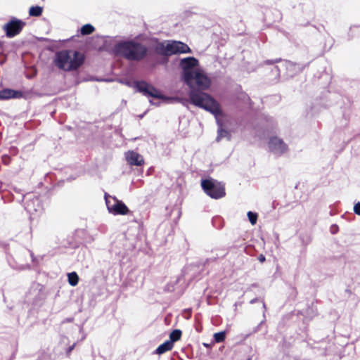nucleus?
<instances>
[{"instance_id": "obj_2", "label": "nucleus", "mask_w": 360, "mask_h": 360, "mask_svg": "<svg viewBox=\"0 0 360 360\" xmlns=\"http://www.w3.org/2000/svg\"><path fill=\"white\" fill-rule=\"evenodd\" d=\"M179 67L182 70L184 82L190 89L198 87L202 90L209 89L211 79L204 70L200 68L198 60L194 57H186L181 59Z\"/></svg>"}, {"instance_id": "obj_5", "label": "nucleus", "mask_w": 360, "mask_h": 360, "mask_svg": "<svg viewBox=\"0 0 360 360\" xmlns=\"http://www.w3.org/2000/svg\"><path fill=\"white\" fill-rule=\"evenodd\" d=\"M201 186L205 193L212 198L219 199L226 194L224 184L213 179L202 180Z\"/></svg>"}, {"instance_id": "obj_21", "label": "nucleus", "mask_w": 360, "mask_h": 360, "mask_svg": "<svg viewBox=\"0 0 360 360\" xmlns=\"http://www.w3.org/2000/svg\"><path fill=\"white\" fill-rule=\"evenodd\" d=\"M354 212L357 215H360V202H359L354 205Z\"/></svg>"}, {"instance_id": "obj_15", "label": "nucleus", "mask_w": 360, "mask_h": 360, "mask_svg": "<svg viewBox=\"0 0 360 360\" xmlns=\"http://www.w3.org/2000/svg\"><path fill=\"white\" fill-rule=\"evenodd\" d=\"M43 8L41 6H32L30 8L29 14L31 16L38 17L40 16L42 13Z\"/></svg>"}, {"instance_id": "obj_24", "label": "nucleus", "mask_w": 360, "mask_h": 360, "mask_svg": "<svg viewBox=\"0 0 360 360\" xmlns=\"http://www.w3.org/2000/svg\"><path fill=\"white\" fill-rule=\"evenodd\" d=\"M256 301H257V299H253V300H252L250 301V303H251V304H253V303L256 302Z\"/></svg>"}, {"instance_id": "obj_12", "label": "nucleus", "mask_w": 360, "mask_h": 360, "mask_svg": "<svg viewBox=\"0 0 360 360\" xmlns=\"http://www.w3.org/2000/svg\"><path fill=\"white\" fill-rule=\"evenodd\" d=\"M22 93L20 91H15L13 89H4L0 91V99H9L13 98L22 97Z\"/></svg>"}, {"instance_id": "obj_14", "label": "nucleus", "mask_w": 360, "mask_h": 360, "mask_svg": "<svg viewBox=\"0 0 360 360\" xmlns=\"http://www.w3.org/2000/svg\"><path fill=\"white\" fill-rule=\"evenodd\" d=\"M68 283L71 286H76L79 282V276L75 272L68 274Z\"/></svg>"}, {"instance_id": "obj_17", "label": "nucleus", "mask_w": 360, "mask_h": 360, "mask_svg": "<svg viewBox=\"0 0 360 360\" xmlns=\"http://www.w3.org/2000/svg\"><path fill=\"white\" fill-rule=\"evenodd\" d=\"M285 66L286 67L287 70L290 72H292V73H289V75L292 76L294 73V72H297V70H300V68L299 66H297L296 64L292 63V62H285Z\"/></svg>"}, {"instance_id": "obj_8", "label": "nucleus", "mask_w": 360, "mask_h": 360, "mask_svg": "<svg viewBox=\"0 0 360 360\" xmlns=\"http://www.w3.org/2000/svg\"><path fill=\"white\" fill-rule=\"evenodd\" d=\"M163 53L165 55L188 53L191 50L187 44L179 41H168L161 44Z\"/></svg>"}, {"instance_id": "obj_20", "label": "nucleus", "mask_w": 360, "mask_h": 360, "mask_svg": "<svg viewBox=\"0 0 360 360\" xmlns=\"http://www.w3.org/2000/svg\"><path fill=\"white\" fill-rule=\"evenodd\" d=\"M247 215L251 224L255 225L257 223V214L250 211L248 212Z\"/></svg>"}, {"instance_id": "obj_11", "label": "nucleus", "mask_w": 360, "mask_h": 360, "mask_svg": "<svg viewBox=\"0 0 360 360\" xmlns=\"http://www.w3.org/2000/svg\"><path fill=\"white\" fill-rule=\"evenodd\" d=\"M127 163L131 166H141L144 159L141 155L134 150H128L124 153Z\"/></svg>"}, {"instance_id": "obj_22", "label": "nucleus", "mask_w": 360, "mask_h": 360, "mask_svg": "<svg viewBox=\"0 0 360 360\" xmlns=\"http://www.w3.org/2000/svg\"><path fill=\"white\" fill-rule=\"evenodd\" d=\"M259 260L261 262H264L265 261V257L264 255H259Z\"/></svg>"}, {"instance_id": "obj_23", "label": "nucleus", "mask_w": 360, "mask_h": 360, "mask_svg": "<svg viewBox=\"0 0 360 360\" xmlns=\"http://www.w3.org/2000/svg\"><path fill=\"white\" fill-rule=\"evenodd\" d=\"M202 345L204 347H207V348L211 347V345H210L208 343L203 342Z\"/></svg>"}, {"instance_id": "obj_18", "label": "nucleus", "mask_w": 360, "mask_h": 360, "mask_svg": "<svg viewBox=\"0 0 360 360\" xmlns=\"http://www.w3.org/2000/svg\"><path fill=\"white\" fill-rule=\"evenodd\" d=\"M181 331L178 329L174 330L170 333V335H169L170 340L169 341H172V343L174 344V342L179 340L181 338Z\"/></svg>"}, {"instance_id": "obj_3", "label": "nucleus", "mask_w": 360, "mask_h": 360, "mask_svg": "<svg viewBox=\"0 0 360 360\" xmlns=\"http://www.w3.org/2000/svg\"><path fill=\"white\" fill-rule=\"evenodd\" d=\"M84 55L75 51H62L56 53V65L65 71L77 70L84 63Z\"/></svg>"}, {"instance_id": "obj_25", "label": "nucleus", "mask_w": 360, "mask_h": 360, "mask_svg": "<svg viewBox=\"0 0 360 360\" xmlns=\"http://www.w3.org/2000/svg\"><path fill=\"white\" fill-rule=\"evenodd\" d=\"M124 84H126L128 86H130V82H126Z\"/></svg>"}, {"instance_id": "obj_9", "label": "nucleus", "mask_w": 360, "mask_h": 360, "mask_svg": "<svg viewBox=\"0 0 360 360\" xmlns=\"http://www.w3.org/2000/svg\"><path fill=\"white\" fill-rule=\"evenodd\" d=\"M134 86L139 92L143 94L146 96L160 98L165 101L171 99L162 96L159 90L156 89L154 86H153L150 84H148L145 82L141 81L134 82Z\"/></svg>"}, {"instance_id": "obj_4", "label": "nucleus", "mask_w": 360, "mask_h": 360, "mask_svg": "<svg viewBox=\"0 0 360 360\" xmlns=\"http://www.w3.org/2000/svg\"><path fill=\"white\" fill-rule=\"evenodd\" d=\"M113 51L116 55L122 56L129 60H140L146 55V49L139 43L129 41L116 44Z\"/></svg>"}, {"instance_id": "obj_1", "label": "nucleus", "mask_w": 360, "mask_h": 360, "mask_svg": "<svg viewBox=\"0 0 360 360\" xmlns=\"http://www.w3.org/2000/svg\"><path fill=\"white\" fill-rule=\"evenodd\" d=\"M189 97L191 103L199 108L210 112L215 117L218 125L217 141L223 139H231L230 131L226 129L224 123V115L219 103L209 94L194 89L191 90Z\"/></svg>"}, {"instance_id": "obj_7", "label": "nucleus", "mask_w": 360, "mask_h": 360, "mask_svg": "<svg viewBox=\"0 0 360 360\" xmlns=\"http://www.w3.org/2000/svg\"><path fill=\"white\" fill-rule=\"evenodd\" d=\"M269 152L275 157H281L288 152V144L280 137L271 136L267 142Z\"/></svg>"}, {"instance_id": "obj_16", "label": "nucleus", "mask_w": 360, "mask_h": 360, "mask_svg": "<svg viewBox=\"0 0 360 360\" xmlns=\"http://www.w3.org/2000/svg\"><path fill=\"white\" fill-rule=\"evenodd\" d=\"M95 30L93 25L91 24H86L81 27V34L82 35H88L94 32Z\"/></svg>"}, {"instance_id": "obj_19", "label": "nucleus", "mask_w": 360, "mask_h": 360, "mask_svg": "<svg viewBox=\"0 0 360 360\" xmlns=\"http://www.w3.org/2000/svg\"><path fill=\"white\" fill-rule=\"evenodd\" d=\"M226 333L224 331L216 333L214 334V341L217 343L221 342L225 340Z\"/></svg>"}, {"instance_id": "obj_27", "label": "nucleus", "mask_w": 360, "mask_h": 360, "mask_svg": "<svg viewBox=\"0 0 360 360\" xmlns=\"http://www.w3.org/2000/svg\"><path fill=\"white\" fill-rule=\"evenodd\" d=\"M150 103L151 104H155V103H154L151 100H150Z\"/></svg>"}, {"instance_id": "obj_6", "label": "nucleus", "mask_w": 360, "mask_h": 360, "mask_svg": "<svg viewBox=\"0 0 360 360\" xmlns=\"http://www.w3.org/2000/svg\"><path fill=\"white\" fill-rule=\"evenodd\" d=\"M105 200L108 211L113 215H127L130 212L127 206L115 196L105 193Z\"/></svg>"}, {"instance_id": "obj_13", "label": "nucleus", "mask_w": 360, "mask_h": 360, "mask_svg": "<svg viewBox=\"0 0 360 360\" xmlns=\"http://www.w3.org/2000/svg\"><path fill=\"white\" fill-rule=\"evenodd\" d=\"M174 347L172 341L167 340L164 343L161 344L155 350V353L158 354H162L166 352L171 350Z\"/></svg>"}, {"instance_id": "obj_10", "label": "nucleus", "mask_w": 360, "mask_h": 360, "mask_svg": "<svg viewBox=\"0 0 360 360\" xmlns=\"http://www.w3.org/2000/svg\"><path fill=\"white\" fill-rule=\"evenodd\" d=\"M25 25V22L24 21L13 18L5 23L2 26V29L7 37L13 38L20 34Z\"/></svg>"}, {"instance_id": "obj_26", "label": "nucleus", "mask_w": 360, "mask_h": 360, "mask_svg": "<svg viewBox=\"0 0 360 360\" xmlns=\"http://www.w3.org/2000/svg\"><path fill=\"white\" fill-rule=\"evenodd\" d=\"M333 229H338V226H334L333 227Z\"/></svg>"}]
</instances>
